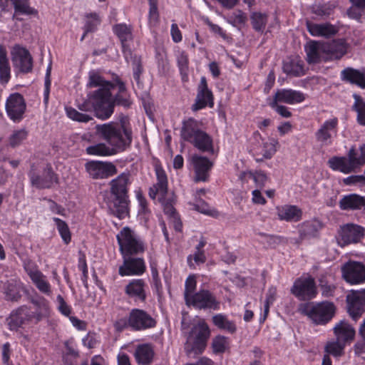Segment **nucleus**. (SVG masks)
Listing matches in <instances>:
<instances>
[{"mask_svg":"<svg viewBox=\"0 0 365 365\" xmlns=\"http://www.w3.org/2000/svg\"><path fill=\"white\" fill-rule=\"evenodd\" d=\"M325 61H334L341 59L347 52V45L344 39H336L322 43Z\"/></svg>","mask_w":365,"mask_h":365,"instance_id":"nucleus-17","label":"nucleus"},{"mask_svg":"<svg viewBox=\"0 0 365 365\" xmlns=\"http://www.w3.org/2000/svg\"><path fill=\"white\" fill-rule=\"evenodd\" d=\"M337 123L338 120L336 118L325 121L322 127L318 130L317 135L318 137H331V135H336Z\"/></svg>","mask_w":365,"mask_h":365,"instance_id":"nucleus-47","label":"nucleus"},{"mask_svg":"<svg viewBox=\"0 0 365 365\" xmlns=\"http://www.w3.org/2000/svg\"><path fill=\"white\" fill-rule=\"evenodd\" d=\"M31 302L36 307L35 312L33 313L34 319L36 322L41 321L43 317H46L49 314V304L43 297H37L32 298Z\"/></svg>","mask_w":365,"mask_h":365,"instance_id":"nucleus-38","label":"nucleus"},{"mask_svg":"<svg viewBox=\"0 0 365 365\" xmlns=\"http://www.w3.org/2000/svg\"><path fill=\"white\" fill-rule=\"evenodd\" d=\"M191 162L194 167L196 182H205L209 178V172L212 167V163L206 157L194 155L191 158Z\"/></svg>","mask_w":365,"mask_h":365,"instance_id":"nucleus-21","label":"nucleus"},{"mask_svg":"<svg viewBox=\"0 0 365 365\" xmlns=\"http://www.w3.org/2000/svg\"><path fill=\"white\" fill-rule=\"evenodd\" d=\"M97 130L101 132L102 137H121L120 130H118L115 127L110 124L97 125Z\"/></svg>","mask_w":365,"mask_h":365,"instance_id":"nucleus-56","label":"nucleus"},{"mask_svg":"<svg viewBox=\"0 0 365 365\" xmlns=\"http://www.w3.org/2000/svg\"><path fill=\"white\" fill-rule=\"evenodd\" d=\"M128 314L131 330L133 331H145L154 328L156 326V320L143 309H132Z\"/></svg>","mask_w":365,"mask_h":365,"instance_id":"nucleus-10","label":"nucleus"},{"mask_svg":"<svg viewBox=\"0 0 365 365\" xmlns=\"http://www.w3.org/2000/svg\"><path fill=\"white\" fill-rule=\"evenodd\" d=\"M14 66L24 73H29L33 68V58L29 51L21 48L19 49L12 57Z\"/></svg>","mask_w":365,"mask_h":365,"instance_id":"nucleus-23","label":"nucleus"},{"mask_svg":"<svg viewBox=\"0 0 365 365\" xmlns=\"http://www.w3.org/2000/svg\"><path fill=\"white\" fill-rule=\"evenodd\" d=\"M6 110L9 117L14 122L21 120L26 110L24 97L18 93L11 94L6 100Z\"/></svg>","mask_w":365,"mask_h":365,"instance_id":"nucleus-14","label":"nucleus"},{"mask_svg":"<svg viewBox=\"0 0 365 365\" xmlns=\"http://www.w3.org/2000/svg\"><path fill=\"white\" fill-rule=\"evenodd\" d=\"M181 137H210L201 129V125L195 120L189 119L183 123Z\"/></svg>","mask_w":365,"mask_h":365,"instance_id":"nucleus-35","label":"nucleus"},{"mask_svg":"<svg viewBox=\"0 0 365 365\" xmlns=\"http://www.w3.org/2000/svg\"><path fill=\"white\" fill-rule=\"evenodd\" d=\"M14 7L15 14H33L36 11L29 5V0H10ZM7 6V0H0V14L5 11Z\"/></svg>","mask_w":365,"mask_h":365,"instance_id":"nucleus-36","label":"nucleus"},{"mask_svg":"<svg viewBox=\"0 0 365 365\" xmlns=\"http://www.w3.org/2000/svg\"><path fill=\"white\" fill-rule=\"evenodd\" d=\"M155 355L153 346L150 344H142L137 346L134 357L139 365H150Z\"/></svg>","mask_w":365,"mask_h":365,"instance_id":"nucleus-29","label":"nucleus"},{"mask_svg":"<svg viewBox=\"0 0 365 365\" xmlns=\"http://www.w3.org/2000/svg\"><path fill=\"white\" fill-rule=\"evenodd\" d=\"M148 286L143 279L130 280L124 288L125 294L135 302H145L147 298L146 289Z\"/></svg>","mask_w":365,"mask_h":365,"instance_id":"nucleus-20","label":"nucleus"},{"mask_svg":"<svg viewBox=\"0 0 365 365\" xmlns=\"http://www.w3.org/2000/svg\"><path fill=\"white\" fill-rule=\"evenodd\" d=\"M157 176V182L149 190V196L152 199H155L158 195L160 202L167 195L168 193V179L165 171L157 167L155 168Z\"/></svg>","mask_w":365,"mask_h":365,"instance_id":"nucleus-22","label":"nucleus"},{"mask_svg":"<svg viewBox=\"0 0 365 365\" xmlns=\"http://www.w3.org/2000/svg\"><path fill=\"white\" fill-rule=\"evenodd\" d=\"M322 43L312 41L306 48L307 61L309 64L318 63L325 61L326 56L322 51Z\"/></svg>","mask_w":365,"mask_h":365,"instance_id":"nucleus-33","label":"nucleus"},{"mask_svg":"<svg viewBox=\"0 0 365 365\" xmlns=\"http://www.w3.org/2000/svg\"><path fill=\"white\" fill-rule=\"evenodd\" d=\"M213 100L212 92L208 88L206 78L202 76L197 86L195 103L192 105V109L196 111L206 106L212 108L214 106Z\"/></svg>","mask_w":365,"mask_h":365,"instance_id":"nucleus-16","label":"nucleus"},{"mask_svg":"<svg viewBox=\"0 0 365 365\" xmlns=\"http://www.w3.org/2000/svg\"><path fill=\"white\" fill-rule=\"evenodd\" d=\"M31 280L39 292L47 296L52 294L51 286L46 279V277L41 272H36V275Z\"/></svg>","mask_w":365,"mask_h":365,"instance_id":"nucleus-45","label":"nucleus"},{"mask_svg":"<svg viewBox=\"0 0 365 365\" xmlns=\"http://www.w3.org/2000/svg\"><path fill=\"white\" fill-rule=\"evenodd\" d=\"M23 289V284L15 279L8 280L4 284V294L6 300L18 302L21 297V291Z\"/></svg>","mask_w":365,"mask_h":365,"instance_id":"nucleus-31","label":"nucleus"},{"mask_svg":"<svg viewBox=\"0 0 365 365\" xmlns=\"http://www.w3.org/2000/svg\"><path fill=\"white\" fill-rule=\"evenodd\" d=\"M348 156L349 157L355 170L364 164L359 163L361 160V153L359 149L357 150L351 148L348 153Z\"/></svg>","mask_w":365,"mask_h":365,"instance_id":"nucleus-63","label":"nucleus"},{"mask_svg":"<svg viewBox=\"0 0 365 365\" xmlns=\"http://www.w3.org/2000/svg\"><path fill=\"white\" fill-rule=\"evenodd\" d=\"M113 31L120 38L123 51L128 48L126 42L132 39V26L125 24H119L113 26Z\"/></svg>","mask_w":365,"mask_h":365,"instance_id":"nucleus-43","label":"nucleus"},{"mask_svg":"<svg viewBox=\"0 0 365 365\" xmlns=\"http://www.w3.org/2000/svg\"><path fill=\"white\" fill-rule=\"evenodd\" d=\"M261 154L262 158H257V162H261L264 158L269 159L276 153L279 143L276 138H264Z\"/></svg>","mask_w":365,"mask_h":365,"instance_id":"nucleus-44","label":"nucleus"},{"mask_svg":"<svg viewBox=\"0 0 365 365\" xmlns=\"http://www.w3.org/2000/svg\"><path fill=\"white\" fill-rule=\"evenodd\" d=\"M130 183V174L123 173L110 182V192L114 200L108 203L110 210L119 219L127 214L128 186Z\"/></svg>","mask_w":365,"mask_h":365,"instance_id":"nucleus-1","label":"nucleus"},{"mask_svg":"<svg viewBox=\"0 0 365 365\" xmlns=\"http://www.w3.org/2000/svg\"><path fill=\"white\" fill-rule=\"evenodd\" d=\"M197 282L194 275H190L185 280V291L184 298L185 302L190 297L194 295V292L196 289Z\"/></svg>","mask_w":365,"mask_h":365,"instance_id":"nucleus-55","label":"nucleus"},{"mask_svg":"<svg viewBox=\"0 0 365 365\" xmlns=\"http://www.w3.org/2000/svg\"><path fill=\"white\" fill-rule=\"evenodd\" d=\"M277 215L280 220L297 222L302 219V211L296 205H285L277 207Z\"/></svg>","mask_w":365,"mask_h":365,"instance_id":"nucleus-28","label":"nucleus"},{"mask_svg":"<svg viewBox=\"0 0 365 365\" xmlns=\"http://www.w3.org/2000/svg\"><path fill=\"white\" fill-rule=\"evenodd\" d=\"M187 306H192L200 309H220V302L210 291L201 289L190 297L185 302Z\"/></svg>","mask_w":365,"mask_h":365,"instance_id":"nucleus-8","label":"nucleus"},{"mask_svg":"<svg viewBox=\"0 0 365 365\" xmlns=\"http://www.w3.org/2000/svg\"><path fill=\"white\" fill-rule=\"evenodd\" d=\"M354 103L352 106V110L357 113V122L362 125H365V101L357 94H354Z\"/></svg>","mask_w":365,"mask_h":365,"instance_id":"nucleus-46","label":"nucleus"},{"mask_svg":"<svg viewBox=\"0 0 365 365\" xmlns=\"http://www.w3.org/2000/svg\"><path fill=\"white\" fill-rule=\"evenodd\" d=\"M341 271L344 279L350 284H356L365 281V267L360 262H347Z\"/></svg>","mask_w":365,"mask_h":365,"instance_id":"nucleus-15","label":"nucleus"},{"mask_svg":"<svg viewBox=\"0 0 365 365\" xmlns=\"http://www.w3.org/2000/svg\"><path fill=\"white\" fill-rule=\"evenodd\" d=\"M342 210H359L365 209V197L351 193L344 195L339 202Z\"/></svg>","mask_w":365,"mask_h":365,"instance_id":"nucleus-26","label":"nucleus"},{"mask_svg":"<svg viewBox=\"0 0 365 365\" xmlns=\"http://www.w3.org/2000/svg\"><path fill=\"white\" fill-rule=\"evenodd\" d=\"M243 175L253 180L256 185L259 187H263L267 180L266 174L262 171L243 173Z\"/></svg>","mask_w":365,"mask_h":365,"instance_id":"nucleus-57","label":"nucleus"},{"mask_svg":"<svg viewBox=\"0 0 365 365\" xmlns=\"http://www.w3.org/2000/svg\"><path fill=\"white\" fill-rule=\"evenodd\" d=\"M210 336V330L207 324L200 322L194 325L185 344V351L188 356H196L201 354L207 346Z\"/></svg>","mask_w":365,"mask_h":365,"instance_id":"nucleus-3","label":"nucleus"},{"mask_svg":"<svg viewBox=\"0 0 365 365\" xmlns=\"http://www.w3.org/2000/svg\"><path fill=\"white\" fill-rule=\"evenodd\" d=\"M106 142L88 146L86 152L89 155H112L123 150L131 143V138H106Z\"/></svg>","mask_w":365,"mask_h":365,"instance_id":"nucleus-6","label":"nucleus"},{"mask_svg":"<svg viewBox=\"0 0 365 365\" xmlns=\"http://www.w3.org/2000/svg\"><path fill=\"white\" fill-rule=\"evenodd\" d=\"M66 111L67 116L70 119L79 123H87L93 120L91 115L79 112L76 109L71 107L66 108Z\"/></svg>","mask_w":365,"mask_h":365,"instance_id":"nucleus-49","label":"nucleus"},{"mask_svg":"<svg viewBox=\"0 0 365 365\" xmlns=\"http://www.w3.org/2000/svg\"><path fill=\"white\" fill-rule=\"evenodd\" d=\"M34 319L33 313L28 307L21 306L12 311L9 317L7 319L9 329L11 331L17 330L24 324L29 323Z\"/></svg>","mask_w":365,"mask_h":365,"instance_id":"nucleus-18","label":"nucleus"},{"mask_svg":"<svg viewBox=\"0 0 365 365\" xmlns=\"http://www.w3.org/2000/svg\"><path fill=\"white\" fill-rule=\"evenodd\" d=\"M6 50L0 45V82L6 84L10 79V66L7 58Z\"/></svg>","mask_w":365,"mask_h":365,"instance_id":"nucleus-41","label":"nucleus"},{"mask_svg":"<svg viewBox=\"0 0 365 365\" xmlns=\"http://www.w3.org/2000/svg\"><path fill=\"white\" fill-rule=\"evenodd\" d=\"M24 268L29 276L30 279L36 275V272H41L38 269L36 265L30 259L24 260Z\"/></svg>","mask_w":365,"mask_h":365,"instance_id":"nucleus-64","label":"nucleus"},{"mask_svg":"<svg viewBox=\"0 0 365 365\" xmlns=\"http://www.w3.org/2000/svg\"><path fill=\"white\" fill-rule=\"evenodd\" d=\"M227 345V339L224 336L217 335L212 339V348L215 354L223 353Z\"/></svg>","mask_w":365,"mask_h":365,"instance_id":"nucleus-54","label":"nucleus"},{"mask_svg":"<svg viewBox=\"0 0 365 365\" xmlns=\"http://www.w3.org/2000/svg\"><path fill=\"white\" fill-rule=\"evenodd\" d=\"M299 311L316 324H325L334 317L335 307L332 302H329L317 304L306 303L299 307Z\"/></svg>","mask_w":365,"mask_h":365,"instance_id":"nucleus-4","label":"nucleus"},{"mask_svg":"<svg viewBox=\"0 0 365 365\" xmlns=\"http://www.w3.org/2000/svg\"><path fill=\"white\" fill-rule=\"evenodd\" d=\"M116 237L123 256L138 255L145 250L143 242L128 227H123Z\"/></svg>","mask_w":365,"mask_h":365,"instance_id":"nucleus-5","label":"nucleus"},{"mask_svg":"<svg viewBox=\"0 0 365 365\" xmlns=\"http://www.w3.org/2000/svg\"><path fill=\"white\" fill-rule=\"evenodd\" d=\"M334 8L335 6L333 4H323L314 6L312 11L322 18H326L333 14Z\"/></svg>","mask_w":365,"mask_h":365,"instance_id":"nucleus-52","label":"nucleus"},{"mask_svg":"<svg viewBox=\"0 0 365 365\" xmlns=\"http://www.w3.org/2000/svg\"><path fill=\"white\" fill-rule=\"evenodd\" d=\"M328 165L333 170L348 174L355 170L349 157H333L328 160Z\"/></svg>","mask_w":365,"mask_h":365,"instance_id":"nucleus-34","label":"nucleus"},{"mask_svg":"<svg viewBox=\"0 0 365 365\" xmlns=\"http://www.w3.org/2000/svg\"><path fill=\"white\" fill-rule=\"evenodd\" d=\"M348 312L357 321L365 311V289L352 291L346 296Z\"/></svg>","mask_w":365,"mask_h":365,"instance_id":"nucleus-11","label":"nucleus"},{"mask_svg":"<svg viewBox=\"0 0 365 365\" xmlns=\"http://www.w3.org/2000/svg\"><path fill=\"white\" fill-rule=\"evenodd\" d=\"M341 80L365 88V73L351 67H347L341 71Z\"/></svg>","mask_w":365,"mask_h":365,"instance_id":"nucleus-27","label":"nucleus"},{"mask_svg":"<svg viewBox=\"0 0 365 365\" xmlns=\"http://www.w3.org/2000/svg\"><path fill=\"white\" fill-rule=\"evenodd\" d=\"M364 6L352 4V6L347 9L346 14L350 19L360 21L361 18L364 13Z\"/></svg>","mask_w":365,"mask_h":365,"instance_id":"nucleus-59","label":"nucleus"},{"mask_svg":"<svg viewBox=\"0 0 365 365\" xmlns=\"http://www.w3.org/2000/svg\"><path fill=\"white\" fill-rule=\"evenodd\" d=\"M333 330L336 339L346 344H350L355 338V329L346 320L336 324Z\"/></svg>","mask_w":365,"mask_h":365,"instance_id":"nucleus-25","label":"nucleus"},{"mask_svg":"<svg viewBox=\"0 0 365 365\" xmlns=\"http://www.w3.org/2000/svg\"><path fill=\"white\" fill-rule=\"evenodd\" d=\"M51 62L48 64L46 76H45V82H44V92H43V102L45 105H47L48 103L49 93H50V88H51Z\"/></svg>","mask_w":365,"mask_h":365,"instance_id":"nucleus-58","label":"nucleus"},{"mask_svg":"<svg viewBox=\"0 0 365 365\" xmlns=\"http://www.w3.org/2000/svg\"><path fill=\"white\" fill-rule=\"evenodd\" d=\"M146 270L145 261L140 257L132 255L123 256V263L120 266L118 273L120 276H140Z\"/></svg>","mask_w":365,"mask_h":365,"instance_id":"nucleus-13","label":"nucleus"},{"mask_svg":"<svg viewBox=\"0 0 365 365\" xmlns=\"http://www.w3.org/2000/svg\"><path fill=\"white\" fill-rule=\"evenodd\" d=\"M192 259L197 264H203L206 261L205 252L195 250L193 255H190L187 257V264L190 267H194Z\"/></svg>","mask_w":365,"mask_h":365,"instance_id":"nucleus-60","label":"nucleus"},{"mask_svg":"<svg viewBox=\"0 0 365 365\" xmlns=\"http://www.w3.org/2000/svg\"><path fill=\"white\" fill-rule=\"evenodd\" d=\"M253 29L257 31H262L266 26L267 16L260 12H255L251 16Z\"/></svg>","mask_w":365,"mask_h":365,"instance_id":"nucleus-51","label":"nucleus"},{"mask_svg":"<svg viewBox=\"0 0 365 365\" xmlns=\"http://www.w3.org/2000/svg\"><path fill=\"white\" fill-rule=\"evenodd\" d=\"M56 228L65 244L68 245L71 240V235L67 223L58 217H53Z\"/></svg>","mask_w":365,"mask_h":365,"instance_id":"nucleus-48","label":"nucleus"},{"mask_svg":"<svg viewBox=\"0 0 365 365\" xmlns=\"http://www.w3.org/2000/svg\"><path fill=\"white\" fill-rule=\"evenodd\" d=\"M212 323L220 329L225 330L230 334H234L237 331V327L233 321L228 319L226 315L217 314L212 318Z\"/></svg>","mask_w":365,"mask_h":365,"instance_id":"nucleus-42","label":"nucleus"},{"mask_svg":"<svg viewBox=\"0 0 365 365\" xmlns=\"http://www.w3.org/2000/svg\"><path fill=\"white\" fill-rule=\"evenodd\" d=\"M85 168L90 177L93 179L107 178L117 172L113 163L101 161H89L86 163Z\"/></svg>","mask_w":365,"mask_h":365,"instance_id":"nucleus-12","label":"nucleus"},{"mask_svg":"<svg viewBox=\"0 0 365 365\" xmlns=\"http://www.w3.org/2000/svg\"><path fill=\"white\" fill-rule=\"evenodd\" d=\"M322 223L318 220L307 221L303 222L299 228V235L302 239L314 237L322 229Z\"/></svg>","mask_w":365,"mask_h":365,"instance_id":"nucleus-39","label":"nucleus"},{"mask_svg":"<svg viewBox=\"0 0 365 365\" xmlns=\"http://www.w3.org/2000/svg\"><path fill=\"white\" fill-rule=\"evenodd\" d=\"M114 80L115 86H118V93H117L113 98H112L111 94L110 96L109 101L113 106V111L114 110L115 105L121 106L124 108H129L132 104V102L130 100L129 96L125 93L126 91L125 83L117 76L115 77Z\"/></svg>","mask_w":365,"mask_h":365,"instance_id":"nucleus-30","label":"nucleus"},{"mask_svg":"<svg viewBox=\"0 0 365 365\" xmlns=\"http://www.w3.org/2000/svg\"><path fill=\"white\" fill-rule=\"evenodd\" d=\"M307 26L310 34L314 36L329 38L338 32V29L330 24H317L307 22Z\"/></svg>","mask_w":365,"mask_h":365,"instance_id":"nucleus-32","label":"nucleus"},{"mask_svg":"<svg viewBox=\"0 0 365 365\" xmlns=\"http://www.w3.org/2000/svg\"><path fill=\"white\" fill-rule=\"evenodd\" d=\"M108 92L97 89L88 95V99L78 105V108L84 112L94 111L95 115L101 120L108 119L113 114V106L108 101Z\"/></svg>","mask_w":365,"mask_h":365,"instance_id":"nucleus-2","label":"nucleus"},{"mask_svg":"<svg viewBox=\"0 0 365 365\" xmlns=\"http://www.w3.org/2000/svg\"><path fill=\"white\" fill-rule=\"evenodd\" d=\"M192 143L200 150L210 154L215 153L212 138H192Z\"/></svg>","mask_w":365,"mask_h":365,"instance_id":"nucleus-50","label":"nucleus"},{"mask_svg":"<svg viewBox=\"0 0 365 365\" xmlns=\"http://www.w3.org/2000/svg\"><path fill=\"white\" fill-rule=\"evenodd\" d=\"M143 71L140 58H135L133 62V75L136 83L140 86V76Z\"/></svg>","mask_w":365,"mask_h":365,"instance_id":"nucleus-61","label":"nucleus"},{"mask_svg":"<svg viewBox=\"0 0 365 365\" xmlns=\"http://www.w3.org/2000/svg\"><path fill=\"white\" fill-rule=\"evenodd\" d=\"M282 69L287 75L301 76L304 74L303 62L297 58H287L284 60Z\"/></svg>","mask_w":365,"mask_h":365,"instance_id":"nucleus-37","label":"nucleus"},{"mask_svg":"<svg viewBox=\"0 0 365 365\" xmlns=\"http://www.w3.org/2000/svg\"><path fill=\"white\" fill-rule=\"evenodd\" d=\"M291 292L302 301L314 298L317 292L314 278L311 277L298 278L294 282Z\"/></svg>","mask_w":365,"mask_h":365,"instance_id":"nucleus-9","label":"nucleus"},{"mask_svg":"<svg viewBox=\"0 0 365 365\" xmlns=\"http://www.w3.org/2000/svg\"><path fill=\"white\" fill-rule=\"evenodd\" d=\"M365 230L356 224H346L341 227L339 236L342 245L359 242L364 236Z\"/></svg>","mask_w":365,"mask_h":365,"instance_id":"nucleus-19","label":"nucleus"},{"mask_svg":"<svg viewBox=\"0 0 365 365\" xmlns=\"http://www.w3.org/2000/svg\"><path fill=\"white\" fill-rule=\"evenodd\" d=\"M305 99L304 93L292 89H279L274 94L272 104L278 102L287 104H294L302 102Z\"/></svg>","mask_w":365,"mask_h":365,"instance_id":"nucleus-24","label":"nucleus"},{"mask_svg":"<svg viewBox=\"0 0 365 365\" xmlns=\"http://www.w3.org/2000/svg\"><path fill=\"white\" fill-rule=\"evenodd\" d=\"M89 88L99 87L98 89H103L108 92V101L110 96V90L114 88L115 84L113 82L104 80L101 76L92 73L89 76V81L87 84Z\"/></svg>","mask_w":365,"mask_h":365,"instance_id":"nucleus-40","label":"nucleus"},{"mask_svg":"<svg viewBox=\"0 0 365 365\" xmlns=\"http://www.w3.org/2000/svg\"><path fill=\"white\" fill-rule=\"evenodd\" d=\"M163 210L165 215H167L170 219L178 216L175 209L173 207V201L170 199H166L165 197L160 201Z\"/></svg>","mask_w":365,"mask_h":365,"instance_id":"nucleus-62","label":"nucleus"},{"mask_svg":"<svg viewBox=\"0 0 365 365\" xmlns=\"http://www.w3.org/2000/svg\"><path fill=\"white\" fill-rule=\"evenodd\" d=\"M34 168V165H32L29 173L32 186L38 189H46L51 188L54 183H58V177L50 164H47L40 173H37Z\"/></svg>","mask_w":365,"mask_h":365,"instance_id":"nucleus-7","label":"nucleus"},{"mask_svg":"<svg viewBox=\"0 0 365 365\" xmlns=\"http://www.w3.org/2000/svg\"><path fill=\"white\" fill-rule=\"evenodd\" d=\"M346 345V344L336 339L335 341L328 343L325 349L329 354L335 356H339L343 354Z\"/></svg>","mask_w":365,"mask_h":365,"instance_id":"nucleus-53","label":"nucleus"}]
</instances>
